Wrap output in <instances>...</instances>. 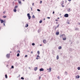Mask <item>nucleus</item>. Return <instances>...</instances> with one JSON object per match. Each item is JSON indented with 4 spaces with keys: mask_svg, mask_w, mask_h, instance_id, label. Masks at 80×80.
I'll return each mask as SVG.
<instances>
[{
    "mask_svg": "<svg viewBox=\"0 0 80 80\" xmlns=\"http://www.w3.org/2000/svg\"><path fill=\"white\" fill-rule=\"evenodd\" d=\"M61 37H62L63 40H66V38L65 37V34H63L61 35Z\"/></svg>",
    "mask_w": 80,
    "mask_h": 80,
    "instance_id": "obj_1",
    "label": "nucleus"
},
{
    "mask_svg": "<svg viewBox=\"0 0 80 80\" xmlns=\"http://www.w3.org/2000/svg\"><path fill=\"white\" fill-rule=\"evenodd\" d=\"M37 53L38 54V55L37 56V57L36 58L37 60H38V59H39V58H40V57L39 56V55H40V51H38Z\"/></svg>",
    "mask_w": 80,
    "mask_h": 80,
    "instance_id": "obj_2",
    "label": "nucleus"
},
{
    "mask_svg": "<svg viewBox=\"0 0 80 80\" xmlns=\"http://www.w3.org/2000/svg\"><path fill=\"white\" fill-rule=\"evenodd\" d=\"M27 16L29 20H30V18H31V16L30 15L29 13H28L27 14Z\"/></svg>",
    "mask_w": 80,
    "mask_h": 80,
    "instance_id": "obj_3",
    "label": "nucleus"
},
{
    "mask_svg": "<svg viewBox=\"0 0 80 80\" xmlns=\"http://www.w3.org/2000/svg\"><path fill=\"white\" fill-rule=\"evenodd\" d=\"M72 9H71V8H68L67 9V12H70L72 11Z\"/></svg>",
    "mask_w": 80,
    "mask_h": 80,
    "instance_id": "obj_4",
    "label": "nucleus"
},
{
    "mask_svg": "<svg viewBox=\"0 0 80 80\" xmlns=\"http://www.w3.org/2000/svg\"><path fill=\"white\" fill-rule=\"evenodd\" d=\"M68 16L69 15L68 14H65L64 15V17H68Z\"/></svg>",
    "mask_w": 80,
    "mask_h": 80,
    "instance_id": "obj_5",
    "label": "nucleus"
},
{
    "mask_svg": "<svg viewBox=\"0 0 80 80\" xmlns=\"http://www.w3.org/2000/svg\"><path fill=\"white\" fill-rule=\"evenodd\" d=\"M10 55V54H7L6 55V57H7V58H9Z\"/></svg>",
    "mask_w": 80,
    "mask_h": 80,
    "instance_id": "obj_6",
    "label": "nucleus"
},
{
    "mask_svg": "<svg viewBox=\"0 0 80 80\" xmlns=\"http://www.w3.org/2000/svg\"><path fill=\"white\" fill-rule=\"evenodd\" d=\"M39 70L40 71H43L44 70V69L43 68H41L39 69Z\"/></svg>",
    "mask_w": 80,
    "mask_h": 80,
    "instance_id": "obj_7",
    "label": "nucleus"
},
{
    "mask_svg": "<svg viewBox=\"0 0 80 80\" xmlns=\"http://www.w3.org/2000/svg\"><path fill=\"white\" fill-rule=\"evenodd\" d=\"M43 43H47V41H46V40H43Z\"/></svg>",
    "mask_w": 80,
    "mask_h": 80,
    "instance_id": "obj_8",
    "label": "nucleus"
},
{
    "mask_svg": "<svg viewBox=\"0 0 80 80\" xmlns=\"http://www.w3.org/2000/svg\"><path fill=\"white\" fill-rule=\"evenodd\" d=\"M56 35H59V32H57L56 33Z\"/></svg>",
    "mask_w": 80,
    "mask_h": 80,
    "instance_id": "obj_9",
    "label": "nucleus"
},
{
    "mask_svg": "<svg viewBox=\"0 0 80 80\" xmlns=\"http://www.w3.org/2000/svg\"><path fill=\"white\" fill-rule=\"evenodd\" d=\"M34 70H35V71H36L37 70V67H36L35 68H34Z\"/></svg>",
    "mask_w": 80,
    "mask_h": 80,
    "instance_id": "obj_10",
    "label": "nucleus"
},
{
    "mask_svg": "<svg viewBox=\"0 0 80 80\" xmlns=\"http://www.w3.org/2000/svg\"><path fill=\"white\" fill-rule=\"evenodd\" d=\"M61 4L62 5H63V4H64V2H63V1L61 2Z\"/></svg>",
    "mask_w": 80,
    "mask_h": 80,
    "instance_id": "obj_11",
    "label": "nucleus"
},
{
    "mask_svg": "<svg viewBox=\"0 0 80 80\" xmlns=\"http://www.w3.org/2000/svg\"><path fill=\"white\" fill-rule=\"evenodd\" d=\"M76 78H80V76H79V75H77Z\"/></svg>",
    "mask_w": 80,
    "mask_h": 80,
    "instance_id": "obj_12",
    "label": "nucleus"
},
{
    "mask_svg": "<svg viewBox=\"0 0 80 80\" xmlns=\"http://www.w3.org/2000/svg\"><path fill=\"white\" fill-rule=\"evenodd\" d=\"M49 72H51V71L52 70V68H50L49 69Z\"/></svg>",
    "mask_w": 80,
    "mask_h": 80,
    "instance_id": "obj_13",
    "label": "nucleus"
},
{
    "mask_svg": "<svg viewBox=\"0 0 80 80\" xmlns=\"http://www.w3.org/2000/svg\"><path fill=\"white\" fill-rule=\"evenodd\" d=\"M28 27V25L27 24H26L25 26V27Z\"/></svg>",
    "mask_w": 80,
    "mask_h": 80,
    "instance_id": "obj_14",
    "label": "nucleus"
},
{
    "mask_svg": "<svg viewBox=\"0 0 80 80\" xmlns=\"http://www.w3.org/2000/svg\"><path fill=\"white\" fill-rule=\"evenodd\" d=\"M3 22H5L3 21V20H1V23H3Z\"/></svg>",
    "mask_w": 80,
    "mask_h": 80,
    "instance_id": "obj_15",
    "label": "nucleus"
},
{
    "mask_svg": "<svg viewBox=\"0 0 80 80\" xmlns=\"http://www.w3.org/2000/svg\"><path fill=\"white\" fill-rule=\"evenodd\" d=\"M64 73H65V75H68L67 72L66 71H65V72Z\"/></svg>",
    "mask_w": 80,
    "mask_h": 80,
    "instance_id": "obj_16",
    "label": "nucleus"
},
{
    "mask_svg": "<svg viewBox=\"0 0 80 80\" xmlns=\"http://www.w3.org/2000/svg\"><path fill=\"white\" fill-rule=\"evenodd\" d=\"M79 30V29H78V28H75V30Z\"/></svg>",
    "mask_w": 80,
    "mask_h": 80,
    "instance_id": "obj_17",
    "label": "nucleus"
},
{
    "mask_svg": "<svg viewBox=\"0 0 80 80\" xmlns=\"http://www.w3.org/2000/svg\"><path fill=\"white\" fill-rule=\"evenodd\" d=\"M58 49H59V50H60V49H62V47L59 46L58 47Z\"/></svg>",
    "mask_w": 80,
    "mask_h": 80,
    "instance_id": "obj_18",
    "label": "nucleus"
},
{
    "mask_svg": "<svg viewBox=\"0 0 80 80\" xmlns=\"http://www.w3.org/2000/svg\"><path fill=\"white\" fill-rule=\"evenodd\" d=\"M15 65L16 66H18V63L17 62H16Z\"/></svg>",
    "mask_w": 80,
    "mask_h": 80,
    "instance_id": "obj_19",
    "label": "nucleus"
},
{
    "mask_svg": "<svg viewBox=\"0 0 80 80\" xmlns=\"http://www.w3.org/2000/svg\"><path fill=\"white\" fill-rule=\"evenodd\" d=\"M13 11L14 12H17V9H14L13 10Z\"/></svg>",
    "mask_w": 80,
    "mask_h": 80,
    "instance_id": "obj_20",
    "label": "nucleus"
},
{
    "mask_svg": "<svg viewBox=\"0 0 80 80\" xmlns=\"http://www.w3.org/2000/svg\"><path fill=\"white\" fill-rule=\"evenodd\" d=\"M41 32V30L40 29H39L38 30V33H40Z\"/></svg>",
    "mask_w": 80,
    "mask_h": 80,
    "instance_id": "obj_21",
    "label": "nucleus"
},
{
    "mask_svg": "<svg viewBox=\"0 0 80 80\" xmlns=\"http://www.w3.org/2000/svg\"><path fill=\"white\" fill-rule=\"evenodd\" d=\"M58 58H59V57L58 56V55L57 56V60H58Z\"/></svg>",
    "mask_w": 80,
    "mask_h": 80,
    "instance_id": "obj_22",
    "label": "nucleus"
},
{
    "mask_svg": "<svg viewBox=\"0 0 80 80\" xmlns=\"http://www.w3.org/2000/svg\"><path fill=\"white\" fill-rule=\"evenodd\" d=\"M5 78H8V77H7V74H6L5 75Z\"/></svg>",
    "mask_w": 80,
    "mask_h": 80,
    "instance_id": "obj_23",
    "label": "nucleus"
},
{
    "mask_svg": "<svg viewBox=\"0 0 80 80\" xmlns=\"http://www.w3.org/2000/svg\"><path fill=\"white\" fill-rule=\"evenodd\" d=\"M18 3L20 4H21V3H22V2H21V1H18Z\"/></svg>",
    "mask_w": 80,
    "mask_h": 80,
    "instance_id": "obj_24",
    "label": "nucleus"
},
{
    "mask_svg": "<svg viewBox=\"0 0 80 80\" xmlns=\"http://www.w3.org/2000/svg\"><path fill=\"white\" fill-rule=\"evenodd\" d=\"M32 18H35V16L34 15H33L32 16Z\"/></svg>",
    "mask_w": 80,
    "mask_h": 80,
    "instance_id": "obj_25",
    "label": "nucleus"
},
{
    "mask_svg": "<svg viewBox=\"0 0 80 80\" xmlns=\"http://www.w3.org/2000/svg\"><path fill=\"white\" fill-rule=\"evenodd\" d=\"M20 56V54L19 53H18L17 54V57H19Z\"/></svg>",
    "mask_w": 80,
    "mask_h": 80,
    "instance_id": "obj_26",
    "label": "nucleus"
},
{
    "mask_svg": "<svg viewBox=\"0 0 80 80\" xmlns=\"http://www.w3.org/2000/svg\"><path fill=\"white\" fill-rule=\"evenodd\" d=\"M42 20L40 21H39V23H42Z\"/></svg>",
    "mask_w": 80,
    "mask_h": 80,
    "instance_id": "obj_27",
    "label": "nucleus"
},
{
    "mask_svg": "<svg viewBox=\"0 0 80 80\" xmlns=\"http://www.w3.org/2000/svg\"><path fill=\"white\" fill-rule=\"evenodd\" d=\"M21 79H22V80H24V78L23 77H21Z\"/></svg>",
    "mask_w": 80,
    "mask_h": 80,
    "instance_id": "obj_28",
    "label": "nucleus"
},
{
    "mask_svg": "<svg viewBox=\"0 0 80 80\" xmlns=\"http://www.w3.org/2000/svg\"><path fill=\"white\" fill-rule=\"evenodd\" d=\"M14 68V67H13V66H11V68Z\"/></svg>",
    "mask_w": 80,
    "mask_h": 80,
    "instance_id": "obj_29",
    "label": "nucleus"
},
{
    "mask_svg": "<svg viewBox=\"0 0 80 80\" xmlns=\"http://www.w3.org/2000/svg\"><path fill=\"white\" fill-rule=\"evenodd\" d=\"M15 8H18V6H16L15 7Z\"/></svg>",
    "mask_w": 80,
    "mask_h": 80,
    "instance_id": "obj_30",
    "label": "nucleus"
},
{
    "mask_svg": "<svg viewBox=\"0 0 80 80\" xmlns=\"http://www.w3.org/2000/svg\"><path fill=\"white\" fill-rule=\"evenodd\" d=\"M37 11H38V12H40V10L39 9H38L37 10Z\"/></svg>",
    "mask_w": 80,
    "mask_h": 80,
    "instance_id": "obj_31",
    "label": "nucleus"
},
{
    "mask_svg": "<svg viewBox=\"0 0 80 80\" xmlns=\"http://www.w3.org/2000/svg\"><path fill=\"white\" fill-rule=\"evenodd\" d=\"M59 25H60V24H58V25H57V28H58Z\"/></svg>",
    "mask_w": 80,
    "mask_h": 80,
    "instance_id": "obj_32",
    "label": "nucleus"
},
{
    "mask_svg": "<svg viewBox=\"0 0 80 80\" xmlns=\"http://www.w3.org/2000/svg\"><path fill=\"white\" fill-rule=\"evenodd\" d=\"M35 45V43H33L32 44V46H34V45Z\"/></svg>",
    "mask_w": 80,
    "mask_h": 80,
    "instance_id": "obj_33",
    "label": "nucleus"
},
{
    "mask_svg": "<svg viewBox=\"0 0 80 80\" xmlns=\"http://www.w3.org/2000/svg\"><path fill=\"white\" fill-rule=\"evenodd\" d=\"M78 70H80V67H78Z\"/></svg>",
    "mask_w": 80,
    "mask_h": 80,
    "instance_id": "obj_34",
    "label": "nucleus"
},
{
    "mask_svg": "<svg viewBox=\"0 0 80 80\" xmlns=\"http://www.w3.org/2000/svg\"><path fill=\"white\" fill-rule=\"evenodd\" d=\"M18 53H20V51H18Z\"/></svg>",
    "mask_w": 80,
    "mask_h": 80,
    "instance_id": "obj_35",
    "label": "nucleus"
},
{
    "mask_svg": "<svg viewBox=\"0 0 80 80\" xmlns=\"http://www.w3.org/2000/svg\"><path fill=\"white\" fill-rule=\"evenodd\" d=\"M6 17H7L6 16H3V18H6Z\"/></svg>",
    "mask_w": 80,
    "mask_h": 80,
    "instance_id": "obj_36",
    "label": "nucleus"
},
{
    "mask_svg": "<svg viewBox=\"0 0 80 80\" xmlns=\"http://www.w3.org/2000/svg\"><path fill=\"white\" fill-rule=\"evenodd\" d=\"M58 79H60V77L59 76H58Z\"/></svg>",
    "mask_w": 80,
    "mask_h": 80,
    "instance_id": "obj_37",
    "label": "nucleus"
},
{
    "mask_svg": "<svg viewBox=\"0 0 80 80\" xmlns=\"http://www.w3.org/2000/svg\"><path fill=\"white\" fill-rule=\"evenodd\" d=\"M42 3V1H41L40 2V4H41V3Z\"/></svg>",
    "mask_w": 80,
    "mask_h": 80,
    "instance_id": "obj_38",
    "label": "nucleus"
},
{
    "mask_svg": "<svg viewBox=\"0 0 80 80\" xmlns=\"http://www.w3.org/2000/svg\"><path fill=\"white\" fill-rule=\"evenodd\" d=\"M32 6H34V3H33L32 4Z\"/></svg>",
    "mask_w": 80,
    "mask_h": 80,
    "instance_id": "obj_39",
    "label": "nucleus"
},
{
    "mask_svg": "<svg viewBox=\"0 0 80 80\" xmlns=\"http://www.w3.org/2000/svg\"><path fill=\"white\" fill-rule=\"evenodd\" d=\"M47 18H48V19H50V17H48Z\"/></svg>",
    "mask_w": 80,
    "mask_h": 80,
    "instance_id": "obj_40",
    "label": "nucleus"
},
{
    "mask_svg": "<svg viewBox=\"0 0 80 80\" xmlns=\"http://www.w3.org/2000/svg\"><path fill=\"white\" fill-rule=\"evenodd\" d=\"M25 57H27V55H26L25 56Z\"/></svg>",
    "mask_w": 80,
    "mask_h": 80,
    "instance_id": "obj_41",
    "label": "nucleus"
},
{
    "mask_svg": "<svg viewBox=\"0 0 80 80\" xmlns=\"http://www.w3.org/2000/svg\"><path fill=\"white\" fill-rule=\"evenodd\" d=\"M69 2H71L72 1V0H68Z\"/></svg>",
    "mask_w": 80,
    "mask_h": 80,
    "instance_id": "obj_42",
    "label": "nucleus"
},
{
    "mask_svg": "<svg viewBox=\"0 0 80 80\" xmlns=\"http://www.w3.org/2000/svg\"><path fill=\"white\" fill-rule=\"evenodd\" d=\"M52 13L53 14H54L55 13V12H54V11H53Z\"/></svg>",
    "mask_w": 80,
    "mask_h": 80,
    "instance_id": "obj_43",
    "label": "nucleus"
},
{
    "mask_svg": "<svg viewBox=\"0 0 80 80\" xmlns=\"http://www.w3.org/2000/svg\"><path fill=\"white\" fill-rule=\"evenodd\" d=\"M62 5V7H64V5Z\"/></svg>",
    "mask_w": 80,
    "mask_h": 80,
    "instance_id": "obj_44",
    "label": "nucleus"
},
{
    "mask_svg": "<svg viewBox=\"0 0 80 80\" xmlns=\"http://www.w3.org/2000/svg\"><path fill=\"white\" fill-rule=\"evenodd\" d=\"M3 25L4 26H5V23H3Z\"/></svg>",
    "mask_w": 80,
    "mask_h": 80,
    "instance_id": "obj_45",
    "label": "nucleus"
},
{
    "mask_svg": "<svg viewBox=\"0 0 80 80\" xmlns=\"http://www.w3.org/2000/svg\"><path fill=\"white\" fill-rule=\"evenodd\" d=\"M57 27L55 28V30H56V29H57Z\"/></svg>",
    "mask_w": 80,
    "mask_h": 80,
    "instance_id": "obj_46",
    "label": "nucleus"
},
{
    "mask_svg": "<svg viewBox=\"0 0 80 80\" xmlns=\"http://www.w3.org/2000/svg\"><path fill=\"white\" fill-rule=\"evenodd\" d=\"M55 21H56L57 22V21H58V20L56 19L55 20Z\"/></svg>",
    "mask_w": 80,
    "mask_h": 80,
    "instance_id": "obj_47",
    "label": "nucleus"
},
{
    "mask_svg": "<svg viewBox=\"0 0 80 80\" xmlns=\"http://www.w3.org/2000/svg\"><path fill=\"white\" fill-rule=\"evenodd\" d=\"M68 24H70V23H69V22H68Z\"/></svg>",
    "mask_w": 80,
    "mask_h": 80,
    "instance_id": "obj_48",
    "label": "nucleus"
},
{
    "mask_svg": "<svg viewBox=\"0 0 80 80\" xmlns=\"http://www.w3.org/2000/svg\"><path fill=\"white\" fill-rule=\"evenodd\" d=\"M3 13H5V12H3Z\"/></svg>",
    "mask_w": 80,
    "mask_h": 80,
    "instance_id": "obj_49",
    "label": "nucleus"
},
{
    "mask_svg": "<svg viewBox=\"0 0 80 80\" xmlns=\"http://www.w3.org/2000/svg\"><path fill=\"white\" fill-rule=\"evenodd\" d=\"M31 53H33V52L32 51Z\"/></svg>",
    "mask_w": 80,
    "mask_h": 80,
    "instance_id": "obj_50",
    "label": "nucleus"
},
{
    "mask_svg": "<svg viewBox=\"0 0 80 80\" xmlns=\"http://www.w3.org/2000/svg\"><path fill=\"white\" fill-rule=\"evenodd\" d=\"M20 77V75H19V77Z\"/></svg>",
    "mask_w": 80,
    "mask_h": 80,
    "instance_id": "obj_51",
    "label": "nucleus"
},
{
    "mask_svg": "<svg viewBox=\"0 0 80 80\" xmlns=\"http://www.w3.org/2000/svg\"><path fill=\"white\" fill-rule=\"evenodd\" d=\"M41 78V77H39V79H40Z\"/></svg>",
    "mask_w": 80,
    "mask_h": 80,
    "instance_id": "obj_52",
    "label": "nucleus"
},
{
    "mask_svg": "<svg viewBox=\"0 0 80 80\" xmlns=\"http://www.w3.org/2000/svg\"><path fill=\"white\" fill-rule=\"evenodd\" d=\"M31 10L32 11V8H31Z\"/></svg>",
    "mask_w": 80,
    "mask_h": 80,
    "instance_id": "obj_53",
    "label": "nucleus"
},
{
    "mask_svg": "<svg viewBox=\"0 0 80 80\" xmlns=\"http://www.w3.org/2000/svg\"><path fill=\"white\" fill-rule=\"evenodd\" d=\"M47 70H49V69H47Z\"/></svg>",
    "mask_w": 80,
    "mask_h": 80,
    "instance_id": "obj_54",
    "label": "nucleus"
},
{
    "mask_svg": "<svg viewBox=\"0 0 80 80\" xmlns=\"http://www.w3.org/2000/svg\"><path fill=\"white\" fill-rule=\"evenodd\" d=\"M40 46H42V44H41V45H40Z\"/></svg>",
    "mask_w": 80,
    "mask_h": 80,
    "instance_id": "obj_55",
    "label": "nucleus"
},
{
    "mask_svg": "<svg viewBox=\"0 0 80 80\" xmlns=\"http://www.w3.org/2000/svg\"><path fill=\"white\" fill-rule=\"evenodd\" d=\"M22 1H25V0H22Z\"/></svg>",
    "mask_w": 80,
    "mask_h": 80,
    "instance_id": "obj_56",
    "label": "nucleus"
},
{
    "mask_svg": "<svg viewBox=\"0 0 80 80\" xmlns=\"http://www.w3.org/2000/svg\"><path fill=\"white\" fill-rule=\"evenodd\" d=\"M59 18H58V19H59Z\"/></svg>",
    "mask_w": 80,
    "mask_h": 80,
    "instance_id": "obj_57",
    "label": "nucleus"
},
{
    "mask_svg": "<svg viewBox=\"0 0 80 80\" xmlns=\"http://www.w3.org/2000/svg\"><path fill=\"white\" fill-rule=\"evenodd\" d=\"M80 23H79V25H80Z\"/></svg>",
    "mask_w": 80,
    "mask_h": 80,
    "instance_id": "obj_58",
    "label": "nucleus"
},
{
    "mask_svg": "<svg viewBox=\"0 0 80 80\" xmlns=\"http://www.w3.org/2000/svg\"><path fill=\"white\" fill-rule=\"evenodd\" d=\"M1 19H0V21H1Z\"/></svg>",
    "mask_w": 80,
    "mask_h": 80,
    "instance_id": "obj_59",
    "label": "nucleus"
},
{
    "mask_svg": "<svg viewBox=\"0 0 80 80\" xmlns=\"http://www.w3.org/2000/svg\"><path fill=\"white\" fill-rule=\"evenodd\" d=\"M60 15H61V14H60Z\"/></svg>",
    "mask_w": 80,
    "mask_h": 80,
    "instance_id": "obj_60",
    "label": "nucleus"
},
{
    "mask_svg": "<svg viewBox=\"0 0 80 80\" xmlns=\"http://www.w3.org/2000/svg\"><path fill=\"white\" fill-rule=\"evenodd\" d=\"M44 20H45V19H44Z\"/></svg>",
    "mask_w": 80,
    "mask_h": 80,
    "instance_id": "obj_61",
    "label": "nucleus"
}]
</instances>
